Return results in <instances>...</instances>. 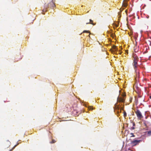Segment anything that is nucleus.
Here are the masks:
<instances>
[{
  "label": "nucleus",
  "instance_id": "ddd939ff",
  "mask_svg": "<svg viewBox=\"0 0 151 151\" xmlns=\"http://www.w3.org/2000/svg\"><path fill=\"white\" fill-rule=\"evenodd\" d=\"M139 76H136V77L135 78V79L136 81V82L137 81V80L139 79Z\"/></svg>",
  "mask_w": 151,
  "mask_h": 151
},
{
  "label": "nucleus",
  "instance_id": "aec40b11",
  "mask_svg": "<svg viewBox=\"0 0 151 151\" xmlns=\"http://www.w3.org/2000/svg\"><path fill=\"white\" fill-rule=\"evenodd\" d=\"M134 86H135V87H136V83H135V84H134Z\"/></svg>",
  "mask_w": 151,
  "mask_h": 151
},
{
  "label": "nucleus",
  "instance_id": "20e7f679",
  "mask_svg": "<svg viewBox=\"0 0 151 151\" xmlns=\"http://www.w3.org/2000/svg\"><path fill=\"white\" fill-rule=\"evenodd\" d=\"M134 111L138 119H141L143 117L139 109L135 110Z\"/></svg>",
  "mask_w": 151,
  "mask_h": 151
},
{
  "label": "nucleus",
  "instance_id": "2eb2a0df",
  "mask_svg": "<svg viewBox=\"0 0 151 151\" xmlns=\"http://www.w3.org/2000/svg\"><path fill=\"white\" fill-rule=\"evenodd\" d=\"M137 47H134V50L135 52H137V50H136V48Z\"/></svg>",
  "mask_w": 151,
  "mask_h": 151
},
{
  "label": "nucleus",
  "instance_id": "b1692460",
  "mask_svg": "<svg viewBox=\"0 0 151 151\" xmlns=\"http://www.w3.org/2000/svg\"><path fill=\"white\" fill-rule=\"evenodd\" d=\"M127 12V10H125V12Z\"/></svg>",
  "mask_w": 151,
  "mask_h": 151
},
{
  "label": "nucleus",
  "instance_id": "f3484780",
  "mask_svg": "<svg viewBox=\"0 0 151 151\" xmlns=\"http://www.w3.org/2000/svg\"><path fill=\"white\" fill-rule=\"evenodd\" d=\"M130 134L131 135V137H135V135H134L133 134V133H131Z\"/></svg>",
  "mask_w": 151,
  "mask_h": 151
},
{
  "label": "nucleus",
  "instance_id": "7ed1b4c3",
  "mask_svg": "<svg viewBox=\"0 0 151 151\" xmlns=\"http://www.w3.org/2000/svg\"><path fill=\"white\" fill-rule=\"evenodd\" d=\"M126 94H123L122 96H118L117 98V101L118 102H124L125 100Z\"/></svg>",
  "mask_w": 151,
  "mask_h": 151
},
{
  "label": "nucleus",
  "instance_id": "6e6552de",
  "mask_svg": "<svg viewBox=\"0 0 151 151\" xmlns=\"http://www.w3.org/2000/svg\"><path fill=\"white\" fill-rule=\"evenodd\" d=\"M143 124L146 127H147L150 124V123L147 121H144L143 122Z\"/></svg>",
  "mask_w": 151,
  "mask_h": 151
},
{
  "label": "nucleus",
  "instance_id": "f03ea898",
  "mask_svg": "<svg viewBox=\"0 0 151 151\" xmlns=\"http://www.w3.org/2000/svg\"><path fill=\"white\" fill-rule=\"evenodd\" d=\"M122 104L120 105H117L116 104H115V106L114 107V110L116 112H117V113L121 112L122 111V109L121 106Z\"/></svg>",
  "mask_w": 151,
  "mask_h": 151
},
{
  "label": "nucleus",
  "instance_id": "423d86ee",
  "mask_svg": "<svg viewBox=\"0 0 151 151\" xmlns=\"http://www.w3.org/2000/svg\"><path fill=\"white\" fill-rule=\"evenodd\" d=\"M111 52L113 53H115L116 52H117L118 49L116 48V46L114 45L112 46V49L110 50Z\"/></svg>",
  "mask_w": 151,
  "mask_h": 151
},
{
  "label": "nucleus",
  "instance_id": "393cba45",
  "mask_svg": "<svg viewBox=\"0 0 151 151\" xmlns=\"http://www.w3.org/2000/svg\"><path fill=\"white\" fill-rule=\"evenodd\" d=\"M121 52H120L119 53V54H121Z\"/></svg>",
  "mask_w": 151,
  "mask_h": 151
},
{
  "label": "nucleus",
  "instance_id": "1a4fd4ad",
  "mask_svg": "<svg viewBox=\"0 0 151 151\" xmlns=\"http://www.w3.org/2000/svg\"><path fill=\"white\" fill-rule=\"evenodd\" d=\"M89 21H90V22L87 23L86 24H91L93 25H94L95 24H96L95 23H93V21L92 20L90 19L89 20Z\"/></svg>",
  "mask_w": 151,
  "mask_h": 151
},
{
  "label": "nucleus",
  "instance_id": "f257e3e1",
  "mask_svg": "<svg viewBox=\"0 0 151 151\" xmlns=\"http://www.w3.org/2000/svg\"><path fill=\"white\" fill-rule=\"evenodd\" d=\"M133 57L134 58L133 65L134 66V68L135 70L136 73H138V74H136L137 76V75H139V70H137V62L138 60V58L135 54H133Z\"/></svg>",
  "mask_w": 151,
  "mask_h": 151
},
{
  "label": "nucleus",
  "instance_id": "39448f33",
  "mask_svg": "<svg viewBox=\"0 0 151 151\" xmlns=\"http://www.w3.org/2000/svg\"><path fill=\"white\" fill-rule=\"evenodd\" d=\"M142 141L141 140L135 139L131 142V144L132 145L134 146L138 145Z\"/></svg>",
  "mask_w": 151,
  "mask_h": 151
},
{
  "label": "nucleus",
  "instance_id": "f8f14e48",
  "mask_svg": "<svg viewBox=\"0 0 151 151\" xmlns=\"http://www.w3.org/2000/svg\"><path fill=\"white\" fill-rule=\"evenodd\" d=\"M56 142L55 140L54 139H52V141L50 142V143H55Z\"/></svg>",
  "mask_w": 151,
  "mask_h": 151
},
{
  "label": "nucleus",
  "instance_id": "9d476101",
  "mask_svg": "<svg viewBox=\"0 0 151 151\" xmlns=\"http://www.w3.org/2000/svg\"><path fill=\"white\" fill-rule=\"evenodd\" d=\"M85 32L89 33L90 34H91V33L89 31H88V30H84V31H83V32L82 33H85Z\"/></svg>",
  "mask_w": 151,
  "mask_h": 151
},
{
  "label": "nucleus",
  "instance_id": "a211bd4d",
  "mask_svg": "<svg viewBox=\"0 0 151 151\" xmlns=\"http://www.w3.org/2000/svg\"><path fill=\"white\" fill-rule=\"evenodd\" d=\"M133 130V129H134L135 128H134V127H132V128H131Z\"/></svg>",
  "mask_w": 151,
  "mask_h": 151
},
{
  "label": "nucleus",
  "instance_id": "412c9836",
  "mask_svg": "<svg viewBox=\"0 0 151 151\" xmlns=\"http://www.w3.org/2000/svg\"><path fill=\"white\" fill-rule=\"evenodd\" d=\"M88 36L89 37H90V34H89Z\"/></svg>",
  "mask_w": 151,
  "mask_h": 151
},
{
  "label": "nucleus",
  "instance_id": "4468645a",
  "mask_svg": "<svg viewBox=\"0 0 151 151\" xmlns=\"http://www.w3.org/2000/svg\"><path fill=\"white\" fill-rule=\"evenodd\" d=\"M147 134L149 135H150H150H151V131H148L147 132Z\"/></svg>",
  "mask_w": 151,
  "mask_h": 151
},
{
  "label": "nucleus",
  "instance_id": "9b49d317",
  "mask_svg": "<svg viewBox=\"0 0 151 151\" xmlns=\"http://www.w3.org/2000/svg\"><path fill=\"white\" fill-rule=\"evenodd\" d=\"M127 116V113L125 111H124V117H125Z\"/></svg>",
  "mask_w": 151,
  "mask_h": 151
},
{
  "label": "nucleus",
  "instance_id": "6ab92c4d",
  "mask_svg": "<svg viewBox=\"0 0 151 151\" xmlns=\"http://www.w3.org/2000/svg\"><path fill=\"white\" fill-rule=\"evenodd\" d=\"M133 126H134L135 125L134 123H133Z\"/></svg>",
  "mask_w": 151,
  "mask_h": 151
},
{
  "label": "nucleus",
  "instance_id": "4be33fe9",
  "mask_svg": "<svg viewBox=\"0 0 151 151\" xmlns=\"http://www.w3.org/2000/svg\"><path fill=\"white\" fill-rule=\"evenodd\" d=\"M150 98L151 99V96H150Z\"/></svg>",
  "mask_w": 151,
  "mask_h": 151
},
{
  "label": "nucleus",
  "instance_id": "dca6fc26",
  "mask_svg": "<svg viewBox=\"0 0 151 151\" xmlns=\"http://www.w3.org/2000/svg\"><path fill=\"white\" fill-rule=\"evenodd\" d=\"M88 109L89 110H93V109L92 107L90 106L88 107Z\"/></svg>",
  "mask_w": 151,
  "mask_h": 151
},
{
  "label": "nucleus",
  "instance_id": "5701e85b",
  "mask_svg": "<svg viewBox=\"0 0 151 151\" xmlns=\"http://www.w3.org/2000/svg\"><path fill=\"white\" fill-rule=\"evenodd\" d=\"M124 6L125 7H126V5H124Z\"/></svg>",
  "mask_w": 151,
  "mask_h": 151
},
{
  "label": "nucleus",
  "instance_id": "0eeeda50",
  "mask_svg": "<svg viewBox=\"0 0 151 151\" xmlns=\"http://www.w3.org/2000/svg\"><path fill=\"white\" fill-rule=\"evenodd\" d=\"M48 6V7L51 8H53L55 6V5L53 0H52V1L50 2Z\"/></svg>",
  "mask_w": 151,
  "mask_h": 151
}]
</instances>
